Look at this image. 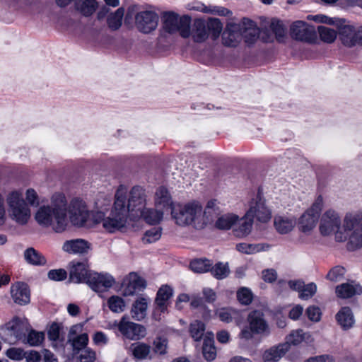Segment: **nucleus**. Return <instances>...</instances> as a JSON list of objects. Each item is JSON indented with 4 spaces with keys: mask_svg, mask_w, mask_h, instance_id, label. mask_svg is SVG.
Returning <instances> with one entry per match:
<instances>
[{
    "mask_svg": "<svg viewBox=\"0 0 362 362\" xmlns=\"http://www.w3.org/2000/svg\"><path fill=\"white\" fill-rule=\"evenodd\" d=\"M37 223L43 227H52L57 233L64 232L68 226L66 199L63 193L52 195L50 204L40 206L35 214Z\"/></svg>",
    "mask_w": 362,
    "mask_h": 362,
    "instance_id": "f257e3e1",
    "label": "nucleus"
},
{
    "mask_svg": "<svg viewBox=\"0 0 362 362\" xmlns=\"http://www.w3.org/2000/svg\"><path fill=\"white\" fill-rule=\"evenodd\" d=\"M259 35V29L252 20L243 18L239 22H229L223 34V44L228 47H236L242 38L247 43L254 42Z\"/></svg>",
    "mask_w": 362,
    "mask_h": 362,
    "instance_id": "f03ea898",
    "label": "nucleus"
},
{
    "mask_svg": "<svg viewBox=\"0 0 362 362\" xmlns=\"http://www.w3.org/2000/svg\"><path fill=\"white\" fill-rule=\"evenodd\" d=\"M336 241H347L349 250L362 248V211L346 212L343 217V231L337 234Z\"/></svg>",
    "mask_w": 362,
    "mask_h": 362,
    "instance_id": "7ed1b4c3",
    "label": "nucleus"
},
{
    "mask_svg": "<svg viewBox=\"0 0 362 362\" xmlns=\"http://www.w3.org/2000/svg\"><path fill=\"white\" fill-rule=\"evenodd\" d=\"M66 216L68 223L70 222L76 227H93L101 222L103 213L92 211L86 203L78 198L72 199L66 202Z\"/></svg>",
    "mask_w": 362,
    "mask_h": 362,
    "instance_id": "20e7f679",
    "label": "nucleus"
},
{
    "mask_svg": "<svg viewBox=\"0 0 362 362\" xmlns=\"http://www.w3.org/2000/svg\"><path fill=\"white\" fill-rule=\"evenodd\" d=\"M129 213L126 207V196L118 190L115 194L114 205L108 216L101 220L103 228L110 233L122 231L128 225Z\"/></svg>",
    "mask_w": 362,
    "mask_h": 362,
    "instance_id": "39448f33",
    "label": "nucleus"
},
{
    "mask_svg": "<svg viewBox=\"0 0 362 362\" xmlns=\"http://www.w3.org/2000/svg\"><path fill=\"white\" fill-rule=\"evenodd\" d=\"M8 217L20 226L26 225L31 217L30 209L21 192H10L6 198Z\"/></svg>",
    "mask_w": 362,
    "mask_h": 362,
    "instance_id": "423d86ee",
    "label": "nucleus"
},
{
    "mask_svg": "<svg viewBox=\"0 0 362 362\" xmlns=\"http://www.w3.org/2000/svg\"><path fill=\"white\" fill-rule=\"evenodd\" d=\"M210 224V218L203 213L202 204L192 200L182 206V225L192 226L197 230H202Z\"/></svg>",
    "mask_w": 362,
    "mask_h": 362,
    "instance_id": "0eeeda50",
    "label": "nucleus"
},
{
    "mask_svg": "<svg viewBox=\"0 0 362 362\" xmlns=\"http://www.w3.org/2000/svg\"><path fill=\"white\" fill-rule=\"evenodd\" d=\"M247 320L249 327H245L241 330L239 334L240 339L250 340L253 338L254 334H269L270 328L262 311L258 310L251 311L248 314Z\"/></svg>",
    "mask_w": 362,
    "mask_h": 362,
    "instance_id": "6e6552de",
    "label": "nucleus"
},
{
    "mask_svg": "<svg viewBox=\"0 0 362 362\" xmlns=\"http://www.w3.org/2000/svg\"><path fill=\"white\" fill-rule=\"evenodd\" d=\"M30 325L26 319L13 317L4 327L0 329V337L5 341L13 344L17 341H23Z\"/></svg>",
    "mask_w": 362,
    "mask_h": 362,
    "instance_id": "1a4fd4ad",
    "label": "nucleus"
},
{
    "mask_svg": "<svg viewBox=\"0 0 362 362\" xmlns=\"http://www.w3.org/2000/svg\"><path fill=\"white\" fill-rule=\"evenodd\" d=\"M323 206V198L319 195L311 206L299 217L298 227L300 232L306 235L311 233L317 225Z\"/></svg>",
    "mask_w": 362,
    "mask_h": 362,
    "instance_id": "9d476101",
    "label": "nucleus"
},
{
    "mask_svg": "<svg viewBox=\"0 0 362 362\" xmlns=\"http://www.w3.org/2000/svg\"><path fill=\"white\" fill-rule=\"evenodd\" d=\"M110 327H117L121 335L129 340L138 341L146 336V327L131 321L127 315H123L119 322L115 321Z\"/></svg>",
    "mask_w": 362,
    "mask_h": 362,
    "instance_id": "9b49d317",
    "label": "nucleus"
},
{
    "mask_svg": "<svg viewBox=\"0 0 362 362\" xmlns=\"http://www.w3.org/2000/svg\"><path fill=\"white\" fill-rule=\"evenodd\" d=\"M319 231L323 237L334 235L336 240L337 234L343 231V219L339 212L334 209L325 211L320 219Z\"/></svg>",
    "mask_w": 362,
    "mask_h": 362,
    "instance_id": "f8f14e48",
    "label": "nucleus"
},
{
    "mask_svg": "<svg viewBox=\"0 0 362 362\" xmlns=\"http://www.w3.org/2000/svg\"><path fill=\"white\" fill-rule=\"evenodd\" d=\"M160 16L155 11L145 10L135 14V26L137 30L144 34L155 31L158 25Z\"/></svg>",
    "mask_w": 362,
    "mask_h": 362,
    "instance_id": "ddd939ff",
    "label": "nucleus"
},
{
    "mask_svg": "<svg viewBox=\"0 0 362 362\" xmlns=\"http://www.w3.org/2000/svg\"><path fill=\"white\" fill-rule=\"evenodd\" d=\"M333 25L337 28L339 38L344 46L351 47L358 44V28L344 18H336Z\"/></svg>",
    "mask_w": 362,
    "mask_h": 362,
    "instance_id": "4468645a",
    "label": "nucleus"
},
{
    "mask_svg": "<svg viewBox=\"0 0 362 362\" xmlns=\"http://www.w3.org/2000/svg\"><path fill=\"white\" fill-rule=\"evenodd\" d=\"M154 202L157 209L165 211L170 210L172 218L175 221L177 225H180V218L178 216L181 213L180 206L178 205L177 209H176L172 200L171 195L166 188L160 187L156 190Z\"/></svg>",
    "mask_w": 362,
    "mask_h": 362,
    "instance_id": "2eb2a0df",
    "label": "nucleus"
},
{
    "mask_svg": "<svg viewBox=\"0 0 362 362\" xmlns=\"http://www.w3.org/2000/svg\"><path fill=\"white\" fill-rule=\"evenodd\" d=\"M189 17L187 16H182V37L191 35L196 42H204L209 36L204 21L200 19L195 20L191 31L189 26Z\"/></svg>",
    "mask_w": 362,
    "mask_h": 362,
    "instance_id": "dca6fc26",
    "label": "nucleus"
},
{
    "mask_svg": "<svg viewBox=\"0 0 362 362\" xmlns=\"http://www.w3.org/2000/svg\"><path fill=\"white\" fill-rule=\"evenodd\" d=\"M246 214L252 220L255 218L258 221L267 223L271 219L272 214L266 206L265 199L260 194H257L255 198L250 203V208Z\"/></svg>",
    "mask_w": 362,
    "mask_h": 362,
    "instance_id": "f3484780",
    "label": "nucleus"
},
{
    "mask_svg": "<svg viewBox=\"0 0 362 362\" xmlns=\"http://www.w3.org/2000/svg\"><path fill=\"white\" fill-rule=\"evenodd\" d=\"M161 21V33L175 35L181 30V17L173 11H162L160 14Z\"/></svg>",
    "mask_w": 362,
    "mask_h": 362,
    "instance_id": "a211bd4d",
    "label": "nucleus"
},
{
    "mask_svg": "<svg viewBox=\"0 0 362 362\" xmlns=\"http://www.w3.org/2000/svg\"><path fill=\"white\" fill-rule=\"evenodd\" d=\"M290 35L296 40L305 42H312L316 37L314 27L302 21L293 23L290 28Z\"/></svg>",
    "mask_w": 362,
    "mask_h": 362,
    "instance_id": "6ab92c4d",
    "label": "nucleus"
},
{
    "mask_svg": "<svg viewBox=\"0 0 362 362\" xmlns=\"http://www.w3.org/2000/svg\"><path fill=\"white\" fill-rule=\"evenodd\" d=\"M146 200V195L145 190L140 187H134L132 189L128 198L126 207L129 211H136L141 213V211L145 209V204Z\"/></svg>",
    "mask_w": 362,
    "mask_h": 362,
    "instance_id": "aec40b11",
    "label": "nucleus"
},
{
    "mask_svg": "<svg viewBox=\"0 0 362 362\" xmlns=\"http://www.w3.org/2000/svg\"><path fill=\"white\" fill-rule=\"evenodd\" d=\"M86 282L93 291L103 292L112 286L115 280L108 274L90 273Z\"/></svg>",
    "mask_w": 362,
    "mask_h": 362,
    "instance_id": "412c9836",
    "label": "nucleus"
},
{
    "mask_svg": "<svg viewBox=\"0 0 362 362\" xmlns=\"http://www.w3.org/2000/svg\"><path fill=\"white\" fill-rule=\"evenodd\" d=\"M87 262L72 261L68 265L69 280L74 283L79 284L86 281L90 271L88 269Z\"/></svg>",
    "mask_w": 362,
    "mask_h": 362,
    "instance_id": "4be33fe9",
    "label": "nucleus"
},
{
    "mask_svg": "<svg viewBox=\"0 0 362 362\" xmlns=\"http://www.w3.org/2000/svg\"><path fill=\"white\" fill-rule=\"evenodd\" d=\"M90 243L81 238L66 240L62 245V250L69 254L85 255L90 250Z\"/></svg>",
    "mask_w": 362,
    "mask_h": 362,
    "instance_id": "5701e85b",
    "label": "nucleus"
},
{
    "mask_svg": "<svg viewBox=\"0 0 362 362\" xmlns=\"http://www.w3.org/2000/svg\"><path fill=\"white\" fill-rule=\"evenodd\" d=\"M296 224V218L292 216L281 214L274 217V227L280 235H286L292 232Z\"/></svg>",
    "mask_w": 362,
    "mask_h": 362,
    "instance_id": "b1692460",
    "label": "nucleus"
},
{
    "mask_svg": "<svg viewBox=\"0 0 362 362\" xmlns=\"http://www.w3.org/2000/svg\"><path fill=\"white\" fill-rule=\"evenodd\" d=\"M80 327L78 325L72 326L68 334V342L71 344L74 354L86 348L88 342V336L86 333L76 335Z\"/></svg>",
    "mask_w": 362,
    "mask_h": 362,
    "instance_id": "393cba45",
    "label": "nucleus"
},
{
    "mask_svg": "<svg viewBox=\"0 0 362 362\" xmlns=\"http://www.w3.org/2000/svg\"><path fill=\"white\" fill-rule=\"evenodd\" d=\"M335 293L338 298H350L356 295L362 293V286L354 281L341 284L336 286Z\"/></svg>",
    "mask_w": 362,
    "mask_h": 362,
    "instance_id": "a878e982",
    "label": "nucleus"
},
{
    "mask_svg": "<svg viewBox=\"0 0 362 362\" xmlns=\"http://www.w3.org/2000/svg\"><path fill=\"white\" fill-rule=\"evenodd\" d=\"M11 296L13 301L19 305H26L30 302V290L27 284L17 282L11 287Z\"/></svg>",
    "mask_w": 362,
    "mask_h": 362,
    "instance_id": "bb28decb",
    "label": "nucleus"
},
{
    "mask_svg": "<svg viewBox=\"0 0 362 362\" xmlns=\"http://www.w3.org/2000/svg\"><path fill=\"white\" fill-rule=\"evenodd\" d=\"M143 286V281L135 273H130L122 284V293L124 296H133L136 289Z\"/></svg>",
    "mask_w": 362,
    "mask_h": 362,
    "instance_id": "cd10ccee",
    "label": "nucleus"
},
{
    "mask_svg": "<svg viewBox=\"0 0 362 362\" xmlns=\"http://www.w3.org/2000/svg\"><path fill=\"white\" fill-rule=\"evenodd\" d=\"M202 352L204 358L211 362L216 358L217 350L215 346L214 335L211 332H207L204 338Z\"/></svg>",
    "mask_w": 362,
    "mask_h": 362,
    "instance_id": "c85d7f7f",
    "label": "nucleus"
},
{
    "mask_svg": "<svg viewBox=\"0 0 362 362\" xmlns=\"http://www.w3.org/2000/svg\"><path fill=\"white\" fill-rule=\"evenodd\" d=\"M253 220L246 214L241 218L238 217V221L233 226V233L238 238H245L252 231Z\"/></svg>",
    "mask_w": 362,
    "mask_h": 362,
    "instance_id": "c756f323",
    "label": "nucleus"
},
{
    "mask_svg": "<svg viewBox=\"0 0 362 362\" xmlns=\"http://www.w3.org/2000/svg\"><path fill=\"white\" fill-rule=\"evenodd\" d=\"M216 315L222 322L226 323L234 320L238 325H240L243 320L242 313L231 308H220L216 311Z\"/></svg>",
    "mask_w": 362,
    "mask_h": 362,
    "instance_id": "7c9ffc66",
    "label": "nucleus"
},
{
    "mask_svg": "<svg viewBox=\"0 0 362 362\" xmlns=\"http://www.w3.org/2000/svg\"><path fill=\"white\" fill-rule=\"evenodd\" d=\"M173 296V289L168 286H163L158 290L156 298V312L163 313L168 307V300Z\"/></svg>",
    "mask_w": 362,
    "mask_h": 362,
    "instance_id": "2f4dec72",
    "label": "nucleus"
},
{
    "mask_svg": "<svg viewBox=\"0 0 362 362\" xmlns=\"http://www.w3.org/2000/svg\"><path fill=\"white\" fill-rule=\"evenodd\" d=\"M288 351L287 344H279L277 346L271 347L266 350L263 354V361L264 362H277Z\"/></svg>",
    "mask_w": 362,
    "mask_h": 362,
    "instance_id": "473e14b6",
    "label": "nucleus"
},
{
    "mask_svg": "<svg viewBox=\"0 0 362 362\" xmlns=\"http://www.w3.org/2000/svg\"><path fill=\"white\" fill-rule=\"evenodd\" d=\"M148 300L144 297H139L133 303L131 308V314L133 319L141 321L147 314Z\"/></svg>",
    "mask_w": 362,
    "mask_h": 362,
    "instance_id": "72a5a7b5",
    "label": "nucleus"
},
{
    "mask_svg": "<svg viewBox=\"0 0 362 362\" xmlns=\"http://www.w3.org/2000/svg\"><path fill=\"white\" fill-rule=\"evenodd\" d=\"M336 319L343 329L351 328L355 322L351 310L348 307L342 308L336 315Z\"/></svg>",
    "mask_w": 362,
    "mask_h": 362,
    "instance_id": "f704fd0d",
    "label": "nucleus"
},
{
    "mask_svg": "<svg viewBox=\"0 0 362 362\" xmlns=\"http://www.w3.org/2000/svg\"><path fill=\"white\" fill-rule=\"evenodd\" d=\"M306 341L308 342H312L313 341V338L308 332H304L303 329H298L296 330L292 331L286 337V342L284 344H287L288 346V349H290V346L292 345H298L300 344L302 341Z\"/></svg>",
    "mask_w": 362,
    "mask_h": 362,
    "instance_id": "c9c22d12",
    "label": "nucleus"
},
{
    "mask_svg": "<svg viewBox=\"0 0 362 362\" xmlns=\"http://www.w3.org/2000/svg\"><path fill=\"white\" fill-rule=\"evenodd\" d=\"M238 221V216L234 214H226L219 216L214 222V228L218 230H226L230 229Z\"/></svg>",
    "mask_w": 362,
    "mask_h": 362,
    "instance_id": "e433bc0d",
    "label": "nucleus"
},
{
    "mask_svg": "<svg viewBox=\"0 0 362 362\" xmlns=\"http://www.w3.org/2000/svg\"><path fill=\"white\" fill-rule=\"evenodd\" d=\"M130 351L135 359L144 360L151 353V346L143 342H136L131 345Z\"/></svg>",
    "mask_w": 362,
    "mask_h": 362,
    "instance_id": "4c0bfd02",
    "label": "nucleus"
},
{
    "mask_svg": "<svg viewBox=\"0 0 362 362\" xmlns=\"http://www.w3.org/2000/svg\"><path fill=\"white\" fill-rule=\"evenodd\" d=\"M25 261L32 265H45L47 262L45 257L33 247H29L24 252Z\"/></svg>",
    "mask_w": 362,
    "mask_h": 362,
    "instance_id": "58836bf2",
    "label": "nucleus"
},
{
    "mask_svg": "<svg viewBox=\"0 0 362 362\" xmlns=\"http://www.w3.org/2000/svg\"><path fill=\"white\" fill-rule=\"evenodd\" d=\"M212 262L207 258H197L189 263V268L195 273H206L211 269Z\"/></svg>",
    "mask_w": 362,
    "mask_h": 362,
    "instance_id": "ea45409f",
    "label": "nucleus"
},
{
    "mask_svg": "<svg viewBox=\"0 0 362 362\" xmlns=\"http://www.w3.org/2000/svg\"><path fill=\"white\" fill-rule=\"evenodd\" d=\"M269 245L267 243L248 244L245 243L236 245V249L240 252L253 254L261 251H266L269 249Z\"/></svg>",
    "mask_w": 362,
    "mask_h": 362,
    "instance_id": "a19ab883",
    "label": "nucleus"
},
{
    "mask_svg": "<svg viewBox=\"0 0 362 362\" xmlns=\"http://www.w3.org/2000/svg\"><path fill=\"white\" fill-rule=\"evenodd\" d=\"M141 216L149 224H157L163 219V211L159 209L145 208L140 214Z\"/></svg>",
    "mask_w": 362,
    "mask_h": 362,
    "instance_id": "79ce46f5",
    "label": "nucleus"
},
{
    "mask_svg": "<svg viewBox=\"0 0 362 362\" xmlns=\"http://www.w3.org/2000/svg\"><path fill=\"white\" fill-rule=\"evenodd\" d=\"M45 340V333L43 332H38L29 327V331L27 332L25 339L23 343L28 344L30 346H39Z\"/></svg>",
    "mask_w": 362,
    "mask_h": 362,
    "instance_id": "37998d69",
    "label": "nucleus"
},
{
    "mask_svg": "<svg viewBox=\"0 0 362 362\" xmlns=\"http://www.w3.org/2000/svg\"><path fill=\"white\" fill-rule=\"evenodd\" d=\"M124 14V10L123 8H119L115 12H111L107 16V19L109 28L113 30L119 29L122 25Z\"/></svg>",
    "mask_w": 362,
    "mask_h": 362,
    "instance_id": "c03bdc74",
    "label": "nucleus"
},
{
    "mask_svg": "<svg viewBox=\"0 0 362 362\" xmlns=\"http://www.w3.org/2000/svg\"><path fill=\"white\" fill-rule=\"evenodd\" d=\"M209 272L214 278L221 280L229 275L230 269L228 263L218 262L215 265H211V269Z\"/></svg>",
    "mask_w": 362,
    "mask_h": 362,
    "instance_id": "a18cd8bd",
    "label": "nucleus"
},
{
    "mask_svg": "<svg viewBox=\"0 0 362 362\" xmlns=\"http://www.w3.org/2000/svg\"><path fill=\"white\" fill-rule=\"evenodd\" d=\"M107 305L114 313H121L126 308V303L124 299L119 296H112L107 300Z\"/></svg>",
    "mask_w": 362,
    "mask_h": 362,
    "instance_id": "49530a36",
    "label": "nucleus"
},
{
    "mask_svg": "<svg viewBox=\"0 0 362 362\" xmlns=\"http://www.w3.org/2000/svg\"><path fill=\"white\" fill-rule=\"evenodd\" d=\"M320 39L327 43L333 42L337 36V33L334 29L320 25L317 28Z\"/></svg>",
    "mask_w": 362,
    "mask_h": 362,
    "instance_id": "de8ad7c7",
    "label": "nucleus"
},
{
    "mask_svg": "<svg viewBox=\"0 0 362 362\" xmlns=\"http://www.w3.org/2000/svg\"><path fill=\"white\" fill-rule=\"evenodd\" d=\"M270 29L274 33L276 40L282 42L286 35V28L283 23L279 20H272L270 23Z\"/></svg>",
    "mask_w": 362,
    "mask_h": 362,
    "instance_id": "09e8293b",
    "label": "nucleus"
},
{
    "mask_svg": "<svg viewBox=\"0 0 362 362\" xmlns=\"http://www.w3.org/2000/svg\"><path fill=\"white\" fill-rule=\"evenodd\" d=\"M205 325L201 321H195L190 325L189 332L192 338L195 341L200 340L202 337H204Z\"/></svg>",
    "mask_w": 362,
    "mask_h": 362,
    "instance_id": "8fccbe9b",
    "label": "nucleus"
},
{
    "mask_svg": "<svg viewBox=\"0 0 362 362\" xmlns=\"http://www.w3.org/2000/svg\"><path fill=\"white\" fill-rule=\"evenodd\" d=\"M206 29L211 32L212 37L216 39L222 31L223 25L218 18H211L206 25Z\"/></svg>",
    "mask_w": 362,
    "mask_h": 362,
    "instance_id": "3c124183",
    "label": "nucleus"
},
{
    "mask_svg": "<svg viewBox=\"0 0 362 362\" xmlns=\"http://www.w3.org/2000/svg\"><path fill=\"white\" fill-rule=\"evenodd\" d=\"M346 269L341 266L333 267L327 274V279L332 282H338L344 279Z\"/></svg>",
    "mask_w": 362,
    "mask_h": 362,
    "instance_id": "603ef678",
    "label": "nucleus"
},
{
    "mask_svg": "<svg viewBox=\"0 0 362 362\" xmlns=\"http://www.w3.org/2000/svg\"><path fill=\"white\" fill-rule=\"evenodd\" d=\"M237 298L241 304L249 305L252 300L253 296L249 288L243 287L238 291Z\"/></svg>",
    "mask_w": 362,
    "mask_h": 362,
    "instance_id": "864d4df0",
    "label": "nucleus"
},
{
    "mask_svg": "<svg viewBox=\"0 0 362 362\" xmlns=\"http://www.w3.org/2000/svg\"><path fill=\"white\" fill-rule=\"evenodd\" d=\"M219 211V206H218V202L216 199H211L209 200L206 205L205 209H203V213L204 216H207L210 218V224L212 223L214 220V216L213 214L216 213Z\"/></svg>",
    "mask_w": 362,
    "mask_h": 362,
    "instance_id": "5fc2aeb1",
    "label": "nucleus"
},
{
    "mask_svg": "<svg viewBox=\"0 0 362 362\" xmlns=\"http://www.w3.org/2000/svg\"><path fill=\"white\" fill-rule=\"evenodd\" d=\"M96 358L95 351L90 349L83 351L78 356L74 357L73 362H93Z\"/></svg>",
    "mask_w": 362,
    "mask_h": 362,
    "instance_id": "6e6d98bb",
    "label": "nucleus"
},
{
    "mask_svg": "<svg viewBox=\"0 0 362 362\" xmlns=\"http://www.w3.org/2000/svg\"><path fill=\"white\" fill-rule=\"evenodd\" d=\"M160 237L161 229L160 228H153L145 233L143 240L146 243H152L159 240Z\"/></svg>",
    "mask_w": 362,
    "mask_h": 362,
    "instance_id": "4d7b16f0",
    "label": "nucleus"
},
{
    "mask_svg": "<svg viewBox=\"0 0 362 362\" xmlns=\"http://www.w3.org/2000/svg\"><path fill=\"white\" fill-rule=\"evenodd\" d=\"M47 276L52 281H63L66 279L67 272L64 269H52L48 272Z\"/></svg>",
    "mask_w": 362,
    "mask_h": 362,
    "instance_id": "13d9d810",
    "label": "nucleus"
},
{
    "mask_svg": "<svg viewBox=\"0 0 362 362\" xmlns=\"http://www.w3.org/2000/svg\"><path fill=\"white\" fill-rule=\"evenodd\" d=\"M6 355L11 360L20 361L24 358L25 352L22 349L13 347L8 349Z\"/></svg>",
    "mask_w": 362,
    "mask_h": 362,
    "instance_id": "bf43d9fd",
    "label": "nucleus"
},
{
    "mask_svg": "<svg viewBox=\"0 0 362 362\" xmlns=\"http://www.w3.org/2000/svg\"><path fill=\"white\" fill-rule=\"evenodd\" d=\"M317 291V286L314 283H310L308 285L304 284V288H302L300 293V298L303 299H308L312 297Z\"/></svg>",
    "mask_w": 362,
    "mask_h": 362,
    "instance_id": "052dcab7",
    "label": "nucleus"
},
{
    "mask_svg": "<svg viewBox=\"0 0 362 362\" xmlns=\"http://www.w3.org/2000/svg\"><path fill=\"white\" fill-rule=\"evenodd\" d=\"M25 199L26 201L28 202V204H29L31 206L39 205L40 200L38 194L37 192L33 188H29L26 190Z\"/></svg>",
    "mask_w": 362,
    "mask_h": 362,
    "instance_id": "680f3d73",
    "label": "nucleus"
},
{
    "mask_svg": "<svg viewBox=\"0 0 362 362\" xmlns=\"http://www.w3.org/2000/svg\"><path fill=\"white\" fill-rule=\"evenodd\" d=\"M306 315L309 320L313 322H319L321 318V312L318 307L310 306L306 310Z\"/></svg>",
    "mask_w": 362,
    "mask_h": 362,
    "instance_id": "e2e57ef3",
    "label": "nucleus"
},
{
    "mask_svg": "<svg viewBox=\"0 0 362 362\" xmlns=\"http://www.w3.org/2000/svg\"><path fill=\"white\" fill-rule=\"evenodd\" d=\"M167 346V340L164 338L158 337L154 341V351L159 354H165Z\"/></svg>",
    "mask_w": 362,
    "mask_h": 362,
    "instance_id": "0e129e2a",
    "label": "nucleus"
},
{
    "mask_svg": "<svg viewBox=\"0 0 362 362\" xmlns=\"http://www.w3.org/2000/svg\"><path fill=\"white\" fill-rule=\"evenodd\" d=\"M308 20L314 21L318 23H326L328 25H333L337 18H329L325 15H315V16H308Z\"/></svg>",
    "mask_w": 362,
    "mask_h": 362,
    "instance_id": "69168bd1",
    "label": "nucleus"
},
{
    "mask_svg": "<svg viewBox=\"0 0 362 362\" xmlns=\"http://www.w3.org/2000/svg\"><path fill=\"white\" fill-rule=\"evenodd\" d=\"M47 334L49 340H58L60 336V326L57 323H52L48 329Z\"/></svg>",
    "mask_w": 362,
    "mask_h": 362,
    "instance_id": "338daca9",
    "label": "nucleus"
},
{
    "mask_svg": "<svg viewBox=\"0 0 362 362\" xmlns=\"http://www.w3.org/2000/svg\"><path fill=\"white\" fill-rule=\"evenodd\" d=\"M333 361L334 358L331 355L322 354L314 357H310L305 362H332Z\"/></svg>",
    "mask_w": 362,
    "mask_h": 362,
    "instance_id": "774afa93",
    "label": "nucleus"
}]
</instances>
